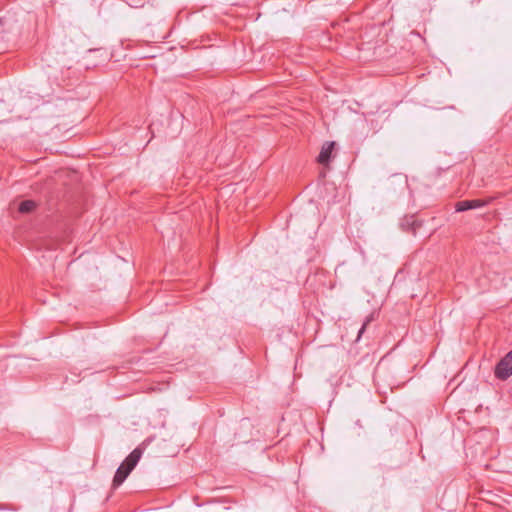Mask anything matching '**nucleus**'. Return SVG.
<instances>
[{"instance_id":"obj_1","label":"nucleus","mask_w":512,"mask_h":512,"mask_svg":"<svg viewBox=\"0 0 512 512\" xmlns=\"http://www.w3.org/2000/svg\"><path fill=\"white\" fill-rule=\"evenodd\" d=\"M142 456V450L135 448L124 460V462L118 467L113 478L112 486L117 488L120 486L128 475L135 468Z\"/></svg>"},{"instance_id":"obj_2","label":"nucleus","mask_w":512,"mask_h":512,"mask_svg":"<svg viewBox=\"0 0 512 512\" xmlns=\"http://www.w3.org/2000/svg\"><path fill=\"white\" fill-rule=\"evenodd\" d=\"M494 375L501 381L507 380L512 375V350L496 364Z\"/></svg>"},{"instance_id":"obj_3","label":"nucleus","mask_w":512,"mask_h":512,"mask_svg":"<svg viewBox=\"0 0 512 512\" xmlns=\"http://www.w3.org/2000/svg\"><path fill=\"white\" fill-rule=\"evenodd\" d=\"M492 198L488 199H473V200H462L455 204V210L457 212H464L471 209H477L484 207L491 203Z\"/></svg>"},{"instance_id":"obj_4","label":"nucleus","mask_w":512,"mask_h":512,"mask_svg":"<svg viewBox=\"0 0 512 512\" xmlns=\"http://www.w3.org/2000/svg\"><path fill=\"white\" fill-rule=\"evenodd\" d=\"M335 147V142H325L321 148V151L317 157V162L322 165H327L331 159L332 152Z\"/></svg>"},{"instance_id":"obj_5","label":"nucleus","mask_w":512,"mask_h":512,"mask_svg":"<svg viewBox=\"0 0 512 512\" xmlns=\"http://www.w3.org/2000/svg\"><path fill=\"white\" fill-rule=\"evenodd\" d=\"M36 204L32 200L22 201L19 205V211L21 213H29L34 210Z\"/></svg>"},{"instance_id":"obj_6","label":"nucleus","mask_w":512,"mask_h":512,"mask_svg":"<svg viewBox=\"0 0 512 512\" xmlns=\"http://www.w3.org/2000/svg\"><path fill=\"white\" fill-rule=\"evenodd\" d=\"M372 319H373L372 315H370V316H368V317L366 318V320H365V321H364V323L362 324L361 328L359 329L358 336H357V340H359V339L362 337V335H363V333H364V331H365V329H366L367 325L372 321Z\"/></svg>"}]
</instances>
